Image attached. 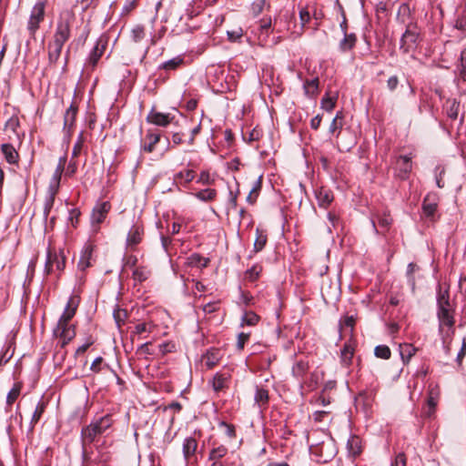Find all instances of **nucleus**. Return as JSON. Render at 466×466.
Segmentation results:
<instances>
[{
    "label": "nucleus",
    "instance_id": "774afa93",
    "mask_svg": "<svg viewBox=\"0 0 466 466\" xmlns=\"http://www.w3.org/2000/svg\"><path fill=\"white\" fill-rule=\"evenodd\" d=\"M391 466H406V456L403 452H400L396 455L394 461L391 462Z\"/></svg>",
    "mask_w": 466,
    "mask_h": 466
},
{
    "label": "nucleus",
    "instance_id": "4c0bfd02",
    "mask_svg": "<svg viewBox=\"0 0 466 466\" xmlns=\"http://www.w3.org/2000/svg\"><path fill=\"white\" fill-rule=\"evenodd\" d=\"M150 270L145 267H138L133 271V279L136 281L143 282L148 279Z\"/></svg>",
    "mask_w": 466,
    "mask_h": 466
},
{
    "label": "nucleus",
    "instance_id": "e433bc0d",
    "mask_svg": "<svg viewBox=\"0 0 466 466\" xmlns=\"http://www.w3.org/2000/svg\"><path fill=\"white\" fill-rule=\"evenodd\" d=\"M183 58L180 57V56H177V57H174L168 61H166L164 63H162L160 66H159V68L160 69H165L167 71H169V70H175L177 69L180 65H182L183 63Z\"/></svg>",
    "mask_w": 466,
    "mask_h": 466
},
{
    "label": "nucleus",
    "instance_id": "6ab92c4d",
    "mask_svg": "<svg viewBox=\"0 0 466 466\" xmlns=\"http://www.w3.org/2000/svg\"><path fill=\"white\" fill-rule=\"evenodd\" d=\"M437 311L441 310H450L452 309V307L450 302V294L449 289H442L441 286H438V293H437Z\"/></svg>",
    "mask_w": 466,
    "mask_h": 466
},
{
    "label": "nucleus",
    "instance_id": "79ce46f5",
    "mask_svg": "<svg viewBox=\"0 0 466 466\" xmlns=\"http://www.w3.org/2000/svg\"><path fill=\"white\" fill-rule=\"evenodd\" d=\"M269 7L268 0H255L251 5V11L254 15H258L266 8Z\"/></svg>",
    "mask_w": 466,
    "mask_h": 466
},
{
    "label": "nucleus",
    "instance_id": "0eeeda50",
    "mask_svg": "<svg viewBox=\"0 0 466 466\" xmlns=\"http://www.w3.org/2000/svg\"><path fill=\"white\" fill-rule=\"evenodd\" d=\"M54 335L59 339L61 348H64L70 340L75 338V326L67 323H65L61 326L60 323H57L56 329H54Z\"/></svg>",
    "mask_w": 466,
    "mask_h": 466
},
{
    "label": "nucleus",
    "instance_id": "9d476101",
    "mask_svg": "<svg viewBox=\"0 0 466 466\" xmlns=\"http://www.w3.org/2000/svg\"><path fill=\"white\" fill-rule=\"evenodd\" d=\"M80 299L76 295L70 296L66 306L64 309L63 314L58 319L57 323H60V325H64L65 323L69 324L70 320L73 319V317L76 315V309L79 305Z\"/></svg>",
    "mask_w": 466,
    "mask_h": 466
},
{
    "label": "nucleus",
    "instance_id": "bb28decb",
    "mask_svg": "<svg viewBox=\"0 0 466 466\" xmlns=\"http://www.w3.org/2000/svg\"><path fill=\"white\" fill-rule=\"evenodd\" d=\"M447 116L456 120L459 116L460 103L456 99H448L444 105Z\"/></svg>",
    "mask_w": 466,
    "mask_h": 466
},
{
    "label": "nucleus",
    "instance_id": "2eb2a0df",
    "mask_svg": "<svg viewBox=\"0 0 466 466\" xmlns=\"http://www.w3.org/2000/svg\"><path fill=\"white\" fill-rule=\"evenodd\" d=\"M198 449V441L194 437H187L182 444L183 457L187 464L195 458Z\"/></svg>",
    "mask_w": 466,
    "mask_h": 466
},
{
    "label": "nucleus",
    "instance_id": "a19ab883",
    "mask_svg": "<svg viewBox=\"0 0 466 466\" xmlns=\"http://www.w3.org/2000/svg\"><path fill=\"white\" fill-rule=\"evenodd\" d=\"M267 243V235L263 231L257 229V238L254 242V250L256 252L261 251Z\"/></svg>",
    "mask_w": 466,
    "mask_h": 466
},
{
    "label": "nucleus",
    "instance_id": "ea45409f",
    "mask_svg": "<svg viewBox=\"0 0 466 466\" xmlns=\"http://www.w3.org/2000/svg\"><path fill=\"white\" fill-rule=\"evenodd\" d=\"M255 401L259 405H266L268 401V391L263 388H257Z\"/></svg>",
    "mask_w": 466,
    "mask_h": 466
},
{
    "label": "nucleus",
    "instance_id": "f704fd0d",
    "mask_svg": "<svg viewBox=\"0 0 466 466\" xmlns=\"http://www.w3.org/2000/svg\"><path fill=\"white\" fill-rule=\"evenodd\" d=\"M353 353L354 349L350 344H345L341 350V362L344 366L348 367L351 364Z\"/></svg>",
    "mask_w": 466,
    "mask_h": 466
},
{
    "label": "nucleus",
    "instance_id": "49530a36",
    "mask_svg": "<svg viewBox=\"0 0 466 466\" xmlns=\"http://www.w3.org/2000/svg\"><path fill=\"white\" fill-rule=\"evenodd\" d=\"M374 354L377 358L389 360L390 358V350L386 345H379L374 350Z\"/></svg>",
    "mask_w": 466,
    "mask_h": 466
},
{
    "label": "nucleus",
    "instance_id": "4be33fe9",
    "mask_svg": "<svg viewBox=\"0 0 466 466\" xmlns=\"http://www.w3.org/2000/svg\"><path fill=\"white\" fill-rule=\"evenodd\" d=\"M1 151L6 160L7 163L14 165L17 164L19 159V155L15 148L11 144H3L1 146Z\"/></svg>",
    "mask_w": 466,
    "mask_h": 466
},
{
    "label": "nucleus",
    "instance_id": "09e8293b",
    "mask_svg": "<svg viewBox=\"0 0 466 466\" xmlns=\"http://www.w3.org/2000/svg\"><path fill=\"white\" fill-rule=\"evenodd\" d=\"M354 325L355 319L353 316H345L343 319L339 320L340 329H349L350 331H352Z\"/></svg>",
    "mask_w": 466,
    "mask_h": 466
},
{
    "label": "nucleus",
    "instance_id": "603ef678",
    "mask_svg": "<svg viewBox=\"0 0 466 466\" xmlns=\"http://www.w3.org/2000/svg\"><path fill=\"white\" fill-rule=\"evenodd\" d=\"M258 319L259 317L256 313L249 311L244 314L242 318V322L248 326H254L258 323Z\"/></svg>",
    "mask_w": 466,
    "mask_h": 466
},
{
    "label": "nucleus",
    "instance_id": "69168bd1",
    "mask_svg": "<svg viewBox=\"0 0 466 466\" xmlns=\"http://www.w3.org/2000/svg\"><path fill=\"white\" fill-rule=\"evenodd\" d=\"M465 355H466V338H464L462 339L461 348L460 351L458 352V355L456 358V362L459 366H461L462 360L465 357Z\"/></svg>",
    "mask_w": 466,
    "mask_h": 466
},
{
    "label": "nucleus",
    "instance_id": "3c124183",
    "mask_svg": "<svg viewBox=\"0 0 466 466\" xmlns=\"http://www.w3.org/2000/svg\"><path fill=\"white\" fill-rule=\"evenodd\" d=\"M377 219L379 226L380 227V228L384 230H388L392 223L391 218L386 213H384L383 215H377Z\"/></svg>",
    "mask_w": 466,
    "mask_h": 466
},
{
    "label": "nucleus",
    "instance_id": "58836bf2",
    "mask_svg": "<svg viewBox=\"0 0 466 466\" xmlns=\"http://www.w3.org/2000/svg\"><path fill=\"white\" fill-rule=\"evenodd\" d=\"M343 116L341 112H338L336 114V116L333 118L330 126H329V132L335 133L336 131H339L337 137L340 134V130L342 128L343 123H342Z\"/></svg>",
    "mask_w": 466,
    "mask_h": 466
},
{
    "label": "nucleus",
    "instance_id": "cd10ccee",
    "mask_svg": "<svg viewBox=\"0 0 466 466\" xmlns=\"http://www.w3.org/2000/svg\"><path fill=\"white\" fill-rule=\"evenodd\" d=\"M309 370V363L305 360H298L292 367V374L298 380H302Z\"/></svg>",
    "mask_w": 466,
    "mask_h": 466
},
{
    "label": "nucleus",
    "instance_id": "a211bd4d",
    "mask_svg": "<svg viewBox=\"0 0 466 466\" xmlns=\"http://www.w3.org/2000/svg\"><path fill=\"white\" fill-rule=\"evenodd\" d=\"M94 251V246L90 243L85 245L80 259L78 261V268L82 271H85L87 268L92 266V256Z\"/></svg>",
    "mask_w": 466,
    "mask_h": 466
},
{
    "label": "nucleus",
    "instance_id": "f03ea898",
    "mask_svg": "<svg viewBox=\"0 0 466 466\" xmlns=\"http://www.w3.org/2000/svg\"><path fill=\"white\" fill-rule=\"evenodd\" d=\"M73 20L72 15L62 17L56 25L54 40L48 45V59L51 64L57 62L60 57L64 44L70 37V27Z\"/></svg>",
    "mask_w": 466,
    "mask_h": 466
},
{
    "label": "nucleus",
    "instance_id": "de8ad7c7",
    "mask_svg": "<svg viewBox=\"0 0 466 466\" xmlns=\"http://www.w3.org/2000/svg\"><path fill=\"white\" fill-rule=\"evenodd\" d=\"M371 400H372L371 393H370L368 391L360 392L358 397L356 398L357 405H360V403H362L365 408L370 406Z\"/></svg>",
    "mask_w": 466,
    "mask_h": 466
},
{
    "label": "nucleus",
    "instance_id": "412c9836",
    "mask_svg": "<svg viewBox=\"0 0 466 466\" xmlns=\"http://www.w3.org/2000/svg\"><path fill=\"white\" fill-rule=\"evenodd\" d=\"M357 43V35L354 33L343 35V38L339 41V49L342 53L352 50Z\"/></svg>",
    "mask_w": 466,
    "mask_h": 466
},
{
    "label": "nucleus",
    "instance_id": "052dcab7",
    "mask_svg": "<svg viewBox=\"0 0 466 466\" xmlns=\"http://www.w3.org/2000/svg\"><path fill=\"white\" fill-rule=\"evenodd\" d=\"M61 177H62L61 174L54 172L50 186L48 187V191H55V192L58 191Z\"/></svg>",
    "mask_w": 466,
    "mask_h": 466
},
{
    "label": "nucleus",
    "instance_id": "680f3d73",
    "mask_svg": "<svg viewBox=\"0 0 466 466\" xmlns=\"http://www.w3.org/2000/svg\"><path fill=\"white\" fill-rule=\"evenodd\" d=\"M219 427H222L225 429V434L230 438V439H233L236 437V430H235V427L234 425L232 424H228L227 423L226 421H221L219 423Z\"/></svg>",
    "mask_w": 466,
    "mask_h": 466
},
{
    "label": "nucleus",
    "instance_id": "7c9ffc66",
    "mask_svg": "<svg viewBox=\"0 0 466 466\" xmlns=\"http://www.w3.org/2000/svg\"><path fill=\"white\" fill-rule=\"evenodd\" d=\"M46 408V403L44 401H39L35 409V411L32 415L30 425L31 430L34 429V427L38 423L40 420L42 415L44 414Z\"/></svg>",
    "mask_w": 466,
    "mask_h": 466
},
{
    "label": "nucleus",
    "instance_id": "423d86ee",
    "mask_svg": "<svg viewBox=\"0 0 466 466\" xmlns=\"http://www.w3.org/2000/svg\"><path fill=\"white\" fill-rule=\"evenodd\" d=\"M147 122L157 127H166L169 124L175 123V116L171 113H161L157 111L154 107L149 111L147 116ZM177 122H176L177 124Z\"/></svg>",
    "mask_w": 466,
    "mask_h": 466
},
{
    "label": "nucleus",
    "instance_id": "1a4fd4ad",
    "mask_svg": "<svg viewBox=\"0 0 466 466\" xmlns=\"http://www.w3.org/2000/svg\"><path fill=\"white\" fill-rule=\"evenodd\" d=\"M107 46V39L104 36H101L97 39L95 46L93 47L91 53L89 54L87 59V65L92 68H95L100 60L101 56L104 55L106 48Z\"/></svg>",
    "mask_w": 466,
    "mask_h": 466
},
{
    "label": "nucleus",
    "instance_id": "ddd939ff",
    "mask_svg": "<svg viewBox=\"0 0 466 466\" xmlns=\"http://www.w3.org/2000/svg\"><path fill=\"white\" fill-rule=\"evenodd\" d=\"M310 452L314 455H318L320 459L326 462L330 460L333 455V445L331 442H321L320 444H310L309 446Z\"/></svg>",
    "mask_w": 466,
    "mask_h": 466
},
{
    "label": "nucleus",
    "instance_id": "c85d7f7f",
    "mask_svg": "<svg viewBox=\"0 0 466 466\" xmlns=\"http://www.w3.org/2000/svg\"><path fill=\"white\" fill-rule=\"evenodd\" d=\"M416 351L417 349L411 344L404 343L400 345V355L404 363H408Z\"/></svg>",
    "mask_w": 466,
    "mask_h": 466
},
{
    "label": "nucleus",
    "instance_id": "393cba45",
    "mask_svg": "<svg viewBox=\"0 0 466 466\" xmlns=\"http://www.w3.org/2000/svg\"><path fill=\"white\" fill-rule=\"evenodd\" d=\"M209 258H204L198 253H193L189 257L187 258L186 264L188 267H196L204 268L208 266Z\"/></svg>",
    "mask_w": 466,
    "mask_h": 466
},
{
    "label": "nucleus",
    "instance_id": "473e14b6",
    "mask_svg": "<svg viewBox=\"0 0 466 466\" xmlns=\"http://www.w3.org/2000/svg\"><path fill=\"white\" fill-rule=\"evenodd\" d=\"M228 453V448L225 445H219L210 450L208 454L209 461H219Z\"/></svg>",
    "mask_w": 466,
    "mask_h": 466
},
{
    "label": "nucleus",
    "instance_id": "f257e3e1",
    "mask_svg": "<svg viewBox=\"0 0 466 466\" xmlns=\"http://www.w3.org/2000/svg\"><path fill=\"white\" fill-rule=\"evenodd\" d=\"M113 423L112 417L108 414L94 420L91 423L81 430V441L84 460L87 459L88 447L96 441V438L102 435Z\"/></svg>",
    "mask_w": 466,
    "mask_h": 466
},
{
    "label": "nucleus",
    "instance_id": "b1692460",
    "mask_svg": "<svg viewBox=\"0 0 466 466\" xmlns=\"http://www.w3.org/2000/svg\"><path fill=\"white\" fill-rule=\"evenodd\" d=\"M319 80L314 77L310 80H306L303 84L304 93L308 97H315L319 94Z\"/></svg>",
    "mask_w": 466,
    "mask_h": 466
},
{
    "label": "nucleus",
    "instance_id": "9b49d317",
    "mask_svg": "<svg viewBox=\"0 0 466 466\" xmlns=\"http://www.w3.org/2000/svg\"><path fill=\"white\" fill-rule=\"evenodd\" d=\"M396 176L404 180L407 179L412 169L411 157L408 156H400L395 162Z\"/></svg>",
    "mask_w": 466,
    "mask_h": 466
},
{
    "label": "nucleus",
    "instance_id": "a878e982",
    "mask_svg": "<svg viewBox=\"0 0 466 466\" xmlns=\"http://www.w3.org/2000/svg\"><path fill=\"white\" fill-rule=\"evenodd\" d=\"M316 197L319 207L327 208L329 205L333 201V194L330 190L321 187L316 193Z\"/></svg>",
    "mask_w": 466,
    "mask_h": 466
},
{
    "label": "nucleus",
    "instance_id": "20e7f679",
    "mask_svg": "<svg viewBox=\"0 0 466 466\" xmlns=\"http://www.w3.org/2000/svg\"><path fill=\"white\" fill-rule=\"evenodd\" d=\"M437 317L439 319V329L441 334L442 339L444 343H446L447 339L452 337L454 335V309L450 310H441L437 311Z\"/></svg>",
    "mask_w": 466,
    "mask_h": 466
},
{
    "label": "nucleus",
    "instance_id": "f3484780",
    "mask_svg": "<svg viewBox=\"0 0 466 466\" xmlns=\"http://www.w3.org/2000/svg\"><path fill=\"white\" fill-rule=\"evenodd\" d=\"M109 209H110V204L108 202H102V203L96 205L94 208L92 215H91L92 224L99 225L100 223H102L105 220Z\"/></svg>",
    "mask_w": 466,
    "mask_h": 466
},
{
    "label": "nucleus",
    "instance_id": "13d9d810",
    "mask_svg": "<svg viewBox=\"0 0 466 466\" xmlns=\"http://www.w3.org/2000/svg\"><path fill=\"white\" fill-rule=\"evenodd\" d=\"M228 40L231 42L238 41L243 35V30L241 27L235 28L227 32Z\"/></svg>",
    "mask_w": 466,
    "mask_h": 466
},
{
    "label": "nucleus",
    "instance_id": "5701e85b",
    "mask_svg": "<svg viewBox=\"0 0 466 466\" xmlns=\"http://www.w3.org/2000/svg\"><path fill=\"white\" fill-rule=\"evenodd\" d=\"M222 357L221 350L218 349H211L207 351L204 356L205 364L208 369H212L214 366L218 364Z\"/></svg>",
    "mask_w": 466,
    "mask_h": 466
},
{
    "label": "nucleus",
    "instance_id": "2f4dec72",
    "mask_svg": "<svg viewBox=\"0 0 466 466\" xmlns=\"http://www.w3.org/2000/svg\"><path fill=\"white\" fill-rule=\"evenodd\" d=\"M349 451L353 456H357L361 452V440L358 436H351L347 443Z\"/></svg>",
    "mask_w": 466,
    "mask_h": 466
},
{
    "label": "nucleus",
    "instance_id": "e2e57ef3",
    "mask_svg": "<svg viewBox=\"0 0 466 466\" xmlns=\"http://www.w3.org/2000/svg\"><path fill=\"white\" fill-rule=\"evenodd\" d=\"M152 331V326L147 323H138L135 326V334L141 335L145 332L150 333Z\"/></svg>",
    "mask_w": 466,
    "mask_h": 466
},
{
    "label": "nucleus",
    "instance_id": "0e129e2a",
    "mask_svg": "<svg viewBox=\"0 0 466 466\" xmlns=\"http://www.w3.org/2000/svg\"><path fill=\"white\" fill-rule=\"evenodd\" d=\"M202 309L206 315L212 314L218 309V302H208L203 306Z\"/></svg>",
    "mask_w": 466,
    "mask_h": 466
},
{
    "label": "nucleus",
    "instance_id": "6e6552de",
    "mask_svg": "<svg viewBox=\"0 0 466 466\" xmlns=\"http://www.w3.org/2000/svg\"><path fill=\"white\" fill-rule=\"evenodd\" d=\"M45 16V4L44 2H37L30 15L29 22H28V30L31 32V34H35V31L39 27V24L41 21H43Z\"/></svg>",
    "mask_w": 466,
    "mask_h": 466
},
{
    "label": "nucleus",
    "instance_id": "5fc2aeb1",
    "mask_svg": "<svg viewBox=\"0 0 466 466\" xmlns=\"http://www.w3.org/2000/svg\"><path fill=\"white\" fill-rule=\"evenodd\" d=\"M19 127V119L17 116H11L5 125V129L6 131H11L13 133H16V129Z\"/></svg>",
    "mask_w": 466,
    "mask_h": 466
},
{
    "label": "nucleus",
    "instance_id": "338daca9",
    "mask_svg": "<svg viewBox=\"0 0 466 466\" xmlns=\"http://www.w3.org/2000/svg\"><path fill=\"white\" fill-rule=\"evenodd\" d=\"M299 19L302 26H305L310 20V14L306 8L299 11Z\"/></svg>",
    "mask_w": 466,
    "mask_h": 466
},
{
    "label": "nucleus",
    "instance_id": "7ed1b4c3",
    "mask_svg": "<svg viewBox=\"0 0 466 466\" xmlns=\"http://www.w3.org/2000/svg\"><path fill=\"white\" fill-rule=\"evenodd\" d=\"M421 41L420 31L415 23L407 25L406 30L400 39V49L408 54L416 49Z\"/></svg>",
    "mask_w": 466,
    "mask_h": 466
},
{
    "label": "nucleus",
    "instance_id": "aec40b11",
    "mask_svg": "<svg viewBox=\"0 0 466 466\" xmlns=\"http://www.w3.org/2000/svg\"><path fill=\"white\" fill-rule=\"evenodd\" d=\"M230 380L229 373L218 372L212 380V388L215 391L218 392L228 388Z\"/></svg>",
    "mask_w": 466,
    "mask_h": 466
},
{
    "label": "nucleus",
    "instance_id": "39448f33",
    "mask_svg": "<svg viewBox=\"0 0 466 466\" xmlns=\"http://www.w3.org/2000/svg\"><path fill=\"white\" fill-rule=\"evenodd\" d=\"M65 265V257L61 253L58 254L55 249L48 248L46 252L45 272L46 274H51L54 273L55 271L60 273L64 270Z\"/></svg>",
    "mask_w": 466,
    "mask_h": 466
},
{
    "label": "nucleus",
    "instance_id": "37998d69",
    "mask_svg": "<svg viewBox=\"0 0 466 466\" xmlns=\"http://www.w3.org/2000/svg\"><path fill=\"white\" fill-rule=\"evenodd\" d=\"M21 387L19 384H15L14 387L9 390L6 396V405L11 406L19 397Z\"/></svg>",
    "mask_w": 466,
    "mask_h": 466
},
{
    "label": "nucleus",
    "instance_id": "bf43d9fd",
    "mask_svg": "<svg viewBox=\"0 0 466 466\" xmlns=\"http://www.w3.org/2000/svg\"><path fill=\"white\" fill-rule=\"evenodd\" d=\"M336 98L326 96L321 100V106L327 111H331L335 107Z\"/></svg>",
    "mask_w": 466,
    "mask_h": 466
},
{
    "label": "nucleus",
    "instance_id": "a18cd8bd",
    "mask_svg": "<svg viewBox=\"0 0 466 466\" xmlns=\"http://www.w3.org/2000/svg\"><path fill=\"white\" fill-rule=\"evenodd\" d=\"M49 195L48 197L46 198V201H45V206H44V216L46 218L48 217L53 206H54V203H55V198H56V195L57 192H55V191H48Z\"/></svg>",
    "mask_w": 466,
    "mask_h": 466
},
{
    "label": "nucleus",
    "instance_id": "4468645a",
    "mask_svg": "<svg viewBox=\"0 0 466 466\" xmlns=\"http://www.w3.org/2000/svg\"><path fill=\"white\" fill-rule=\"evenodd\" d=\"M144 236V228L142 226L134 225L127 237V248L135 250L137 246L142 241Z\"/></svg>",
    "mask_w": 466,
    "mask_h": 466
},
{
    "label": "nucleus",
    "instance_id": "c756f323",
    "mask_svg": "<svg viewBox=\"0 0 466 466\" xmlns=\"http://www.w3.org/2000/svg\"><path fill=\"white\" fill-rule=\"evenodd\" d=\"M146 139L148 141V144H145L142 147V149L146 152L151 153L155 149V146L160 140V134L148 131L146 135Z\"/></svg>",
    "mask_w": 466,
    "mask_h": 466
},
{
    "label": "nucleus",
    "instance_id": "dca6fc26",
    "mask_svg": "<svg viewBox=\"0 0 466 466\" xmlns=\"http://www.w3.org/2000/svg\"><path fill=\"white\" fill-rule=\"evenodd\" d=\"M438 203L435 194H428L422 203V214L430 220L434 219V215L437 210Z\"/></svg>",
    "mask_w": 466,
    "mask_h": 466
},
{
    "label": "nucleus",
    "instance_id": "c9c22d12",
    "mask_svg": "<svg viewBox=\"0 0 466 466\" xmlns=\"http://www.w3.org/2000/svg\"><path fill=\"white\" fill-rule=\"evenodd\" d=\"M217 196V191L213 188H206L195 194V197L201 201H211Z\"/></svg>",
    "mask_w": 466,
    "mask_h": 466
},
{
    "label": "nucleus",
    "instance_id": "8fccbe9b",
    "mask_svg": "<svg viewBox=\"0 0 466 466\" xmlns=\"http://www.w3.org/2000/svg\"><path fill=\"white\" fill-rule=\"evenodd\" d=\"M84 141H85L84 135H83V132H81L78 135L77 140L73 147L72 158H76L80 155L83 146H84Z\"/></svg>",
    "mask_w": 466,
    "mask_h": 466
},
{
    "label": "nucleus",
    "instance_id": "6e6d98bb",
    "mask_svg": "<svg viewBox=\"0 0 466 466\" xmlns=\"http://www.w3.org/2000/svg\"><path fill=\"white\" fill-rule=\"evenodd\" d=\"M261 271V267L256 265L246 271V279L249 281H255L258 279Z\"/></svg>",
    "mask_w": 466,
    "mask_h": 466
},
{
    "label": "nucleus",
    "instance_id": "c03bdc74",
    "mask_svg": "<svg viewBox=\"0 0 466 466\" xmlns=\"http://www.w3.org/2000/svg\"><path fill=\"white\" fill-rule=\"evenodd\" d=\"M88 460H84L86 463L89 461L92 463H95L99 466V464H105L110 460V455L108 452L98 451L97 456L94 459V461L91 460L90 457L87 456Z\"/></svg>",
    "mask_w": 466,
    "mask_h": 466
},
{
    "label": "nucleus",
    "instance_id": "864d4df0",
    "mask_svg": "<svg viewBox=\"0 0 466 466\" xmlns=\"http://www.w3.org/2000/svg\"><path fill=\"white\" fill-rule=\"evenodd\" d=\"M127 317V310L119 308L114 310V319L118 327H121V325L125 323Z\"/></svg>",
    "mask_w": 466,
    "mask_h": 466
},
{
    "label": "nucleus",
    "instance_id": "4d7b16f0",
    "mask_svg": "<svg viewBox=\"0 0 466 466\" xmlns=\"http://www.w3.org/2000/svg\"><path fill=\"white\" fill-rule=\"evenodd\" d=\"M131 37L134 42L137 43L145 37V30L141 25L135 26L131 31Z\"/></svg>",
    "mask_w": 466,
    "mask_h": 466
},
{
    "label": "nucleus",
    "instance_id": "f8f14e48",
    "mask_svg": "<svg viewBox=\"0 0 466 466\" xmlns=\"http://www.w3.org/2000/svg\"><path fill=\"white\" fill-rule=\"evenodd\" d=\"M77 114V106L72 103L70 106L66 109L64 116V127L63 131L65 133V137L69 140L73 132V127L75 126L76 117Z\"/></svg>",
    "mask_w": 466,
    "mask_h": 466
},
{
    "label": "nucleus",
    "instance_id": "72a5a7b5",
    "mask_svg": "<svg viewBox=\"0 0 466 466\" xmlns=\"http://www.w3.org/2000/svg\"><path fill=\"white\" fill-rule=\"evenodd\" d=\"M195 178V172L191 169H186L177 173L175 180L179 184H187Z\"/></svg>",
    "mask_w": 466,
    "mask_h": 466
}]
</instances>
